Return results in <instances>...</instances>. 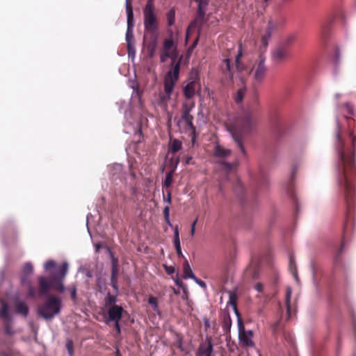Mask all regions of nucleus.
<instances>
[{"instance_id":"1","label":"nucleus","mask_w":356,"mask_h":356,"mask_svg":"<svg viewBox=\"0 0 356 356\" xmlns=\"http://www.w3.org/2000/svg\"><path fill=\"white\" fill-rule=\"evenodd\" d=\"M346 127L341 124L337 119L334 134V147L338 155L336 165L337 179L340 187L343 189L346 205V219L343 226V236L352 229L353 211L355 200L354 181L356 179V122L349 116H344Z\"/></svg>"},{"instance_id":"2","label":"nucleus","mask_w":356,"mask_h":356,"mask_svg":"<svg viewBox=\"0 0 356 356\" xmlns=\"http://www.w3.org/2000/svg\"><path fill=\"white\" fill-rule=\"evenodd\" d=\"M171 60L170 70L164 77L165 95H161V101L164 102L170 99L171 94L179 76L181 57L179 58L177 44L172 36L165 38L160 49V61L165 63Z\"/></svg>"},{"instance_id":"3","label":"nucleus","mask_w":356,"mask_h":356,"mask_svg":"<svg viewBox=\"0 0 356 356\" xmlns=\"http://www.w3.org/2000/svg\"><path fill=\"white\" fill-rule=\"evenodd\" d=\"M263 51H259L258 58L255 60L252 67L246 66L241 60L243 56L241 46L240 45L238 54L236 56L235 67L238 74V76H242L245 79V76L251 77L254 86L261 83L266 77L267 73V66L266 65V57Z\"/></svg>"},{"instance_id":"4","label":"nucleus","mask_w":356,"mask_h":356,"mask_svg":"<svg viewBox=\"0 0 356 356\" xmlns=\"http://www.w3.org/2000/svg\"><path fill=\"white\" fill-rule=\"evenodd\" d=\"M68 271L67 263H63L56 269V272L50 275L48 279L43 276L38 278L39 290L38 295L42 297L47 295L50 289H53L58 292H63L65 290L63 284Z\"/></svg>"},{"instance_id":"5","label":"nucleus","mask_w":356,"mask_h":356,"mask_svg":"<svg viewBox=\"0 0 356 356\" xmlns=\"http://www.w3.org/2000/svg\"><path fill=\"white\" fill-rule=\"evenodd\" d=\"M62 309L60 298L49 295L38 306V314L45 320H51L60 314Z\"/></svg>"},{"instance_id":"6","label":"nucleus","mask_w":356,"mask_h":356,"mask_svg":"<svg viewBox=\"0 0 356 356\" xmlns=\"http://www.w3.org/2000/svg\"><path fill=\"white\" fill-rule=\"evenodd\" d=\"M1 321L5 326V332L8 335L14 333L13 327V318L8 312L7 304L1 300Z\"/></svg>"},{"instance_id":"7","label":"nucleus","mask_w":356,"mask_h":356,"mask_svg":"<svg viewBox=\"0 0 356 356\" xmlns=\"http://www.w3.org/2000/svg\"><path fill=\"white\" fill-rule=\"evenodd\" d=\"M195 356H215L211 337H207L205 340L200 343Z\"/></svg>"},{"instance_id":"8","label":"nucleus","mask_w":356,"mask_h":356,"mask_svg":"<svg viewBox=\"0 0 356 356\" xmlns=\"http://www.w3.org/2000/svg\"><path fill=\"white\" fill-rule=\"evenodd\" d=\"M277 30V24H268L265 28L264 33L261 34V44L259 48V51H263L265 52L268 46V40L271 36L276 33Z\"/></svg>"},{"instance_id":"9","label":"nucleus","mask_w":356,"mask_h":356,"mask_svg":"<svg viewBox=\"0 0 356 356\" xmlns=\"http://www.w3.org/2000/svg\"><path fill=\"white\" fill-rule=\"evenodd\" d=\"M134 24H127L126 33V42L127 45V53L129 56H134L136 53L135 39L134 36Z\"/></svg>"},{"instance_id":"10","label":"nucleus","mask_w":356,"mask_h":356,"mask_svg":"<svg viewBox=\"0 0 356 356\" xmlns=\"http://www.w3.org/2000/svg\"><path fill=\"white\" fill-rule=\"evenodd\" d=\"M124 309L121 305H114L108 309L107 313L110 321H120L122 318Z\"/></svg>"},{"instance_id":"11","label":"nucleus","mask_w":356,"mask_h":356,"mask_svg":"<svg viewBox=\"0 0 356 356\" xmlns=\"http://www.w3.org/2000/svg\"><path fill=\"white\" fill-rule=\"evenodd\" d=\"M145 22H156L154 3L147 1L143 10Z\"/></svg>"},{"instance_id":"12","label":"nucleus","mask_w":356,"mask_h":356,"mask_svg":"<svg viewBox=\"0 0 356 356\" xmlns=\"http://www.w3.org/2000/svg\"><path fill=\"white\" fill-rule=\"evenodd\" d=\"M289 54L278 47H275L271 53L272 60L276 64H281L289 58Z\"/></svg>"},{"instance_id":"13","label":"nucleus","mask_w":356,"mask_h":356,"mask_svg":"<svg viewBox=\"0 0 356 356\" xmlns=\"http://www.w3.org/2000/svg\"><path fill=\"white\" fill-rule=\"evenodd\" d=\"M195 1L198 4V8L197 17L193 22H201L204 19L209 0H195Z\"/></svg>"},{"instance_id":"14","label":"nucleus","mask_w":356,"mask_h":356,"mask_svg":"<svg viewBox=\"0 0 356 356\" xmlns=\"http://www.w3.org/2000/svg\"><path fill=\"white\" fill-rule=\"evenodd\" d=\"M239 81L241 86L234 96V101L237 104L242 102L246 92L245 79L242 76H239Z\"/></svg>"},{"instance_id":"15","label":"nucleus","mask_w":356,"mask_h":356,"mask_svg":"<svg viewBox=\"0 0 356 356\" xmlns=\"http://www.w3.org/2000/svg\"><path fill=\"white\" fill-rule=\"evenodd\" d=\"M253 334L252 332L249 331H245L242 333H240L238 334V338L240 340V343L242 344V346L243 347H251L253 346L254 343L252 340Z\"/></svg>"},{"instance_id":"16","label":"nucleus","mask_w":356,"mask_h":356,"mask_svg":"<svg viewBox=\"0 0 356 356\" xmlns=\"http://www.w3.org/2000/svg\"><path fill=\"white\" fill-rule=\"evenodd\" d=\"M196 85L197 83L195 81H191L184 87L183 92L186 99H191L194 97L196 90Z\"/></svg>"},{"instance_id":"17","label":"nucleus","mask_w":356,"mask_h":356,"mask_svg":"<svg viewBox=\"0 0 356 356\" xmlns=\"http://www.w3.org/2000/svg\"><path fill=\"white\" fill-rule=\"evenodd\" d=\"M232 135L234 140L236 143L238 147L241 150L242 154L243 156H246V151L243 146V134L241 132H238L235 130L232 131Z\"/></svg>"},{"instance_id":"18","label":"nucleus","mask_w":356,"mask_h":356,"mask_svg":"<svg viewBox=\"0 0 356 356\" xmlns=\"http://www.w3.org/2000/svg\"><path fill=\"white\" fill-rule=\"evenodd\" d=\"M14 309L17 314L26 317L29 312V306L23 301L17 300L15 302Z\"/></svg>"},{"instance_id":"19","label":"nucleus","mask_w":356,"mask_h":356,"mask_svg":"<svg viewBox=\"0 0 356 356\" xmlns=\"http://www.w3.org/2000/svg\"><path fill=\"white\" fill-rule=\"evenodd\" d=\"M195 106V102L193 100L187 99L181 106V118L192 116L191 112Z\"/></svg>"},{"instance_id":"20","label":"nucleus","mask_w":356,"mask_h":356,"mask_svg":"<svg viewBox=\"0 0 356 356\" xmlns=\"http://www.w3.org/2000/svg\"><path fill=\"white\" fill-rule=\"evenodd\" d=\"M231 150L217 144L215 147L213 155L218 158H227L230 156Z\"/></svg>"},{"instance_id":"21","label":"nucleus","mask_w":356,"mask_h":356,"mask_svg":"<svg viewBox=\"0 0 356 356\" xmlns=\"http://www.w3.org/2000/svg\"><path fill=\"white\" fill-rule=\"evenodd\" d=\"M293 35H289L280 41L276 46L278 48L283 49L285 51L289 54V48L294 40Z\"/></svg>"},{"instance_id":"22","label":"nucleus","mask_w":356,"mask_h":356,"mask_svg":"<svg viewBox=\"0 0 356 356\" xmlns=\"http://www.w3.org/2000/svg\"><path fill=\"white\" fill-rule=\"evenodd\" d=\"M222 70L225 76H227L230 80L234 83L233 74L231 70V60L229 58H225L223 60L222 65Z\"/></svg>"},{"instance_id":"23","label":"nucleus","mask_w":356,"mask_h":356,"mask_svg":"<svg viewBox=\"0 0 356 356\" xmlns=\"http://www.w3.org/2000/svg\"><path fill=\"white\" fill-rule=\"evenodd\" d=\"M179 162V158H177L175 160V165L173 166V168L172 169V170L166 174L165 180L163 183V187L167 188L171 186V184L172 183L173 174H174V172H175Z\"/></svg>"},{"instance_id":"24","label":"nucleus","mask_w":356,"mask_h":356,"mask_svg":"<svg viewBox=\"0 0 356 356\" xmlns=\"http://www.w3.org/2000/svg\"><path fill=\"white\" fill-rule=\"evenodd\" d=\"M254 124V120L250 113L245 114L243 118L242 126H243V131L248 132L249 131Z\"/></svg>"},{"instance_id":"25","label":"nucleus","mask_w":356,"mask_h":356,"mask_svg":"<svg viewBox=\"0 0 356 356\" xmlns=\"http://www.w3.org/2000/svg\"><path fill=\"white\" fill-rule=\"evenodd\" d=\"M289 269L291 272V275L294 277L296 282L299 281V277L298 275L297 266L295 261V258L293 255L289 256Z\"/></svg>"},{"instance_id":"26","label":"nucleus","mask_w":356,"mask_h":356,"mask_svg":"<svg viewBox=\"0 0 356 356\" xmlns=\"http://www.w3.org/2000/svg\"><path fill=\"white\" fill-rule=\"evenodd\" d=\"M183 270H184V276L183 277L184 279L187 278H191L194 280H197V278L193 274L192 269L188 264V261L186 259L184 265H183Z\"/></svg>"},{"instance_id":"27","label":"nucleus","mask_w":356,"mask_h":356,"mask_svg":"<svg viewBox=\"0 0 356 356\" xmlns=\"http://www.w3.org/2000/svg\"><path fill=\"white\" fill-rule=\"evenodd\" d=\"M232 327V319L229 314H225L222 317V327L225 334L230 332Z\"/></svg>"},{"instance_id":"28","label":"nucleus","mask_w":356,"mask_h":356,"mask_svg":"<svg viewBox=\"0 0 356 356\" xmlns=\"http://www.w3.org/2000/svg\"><path fill=\"white\" fill-rule=\"evenodd\" d=\"M117 295L118 293L113 295L110 293H108L104 298V307L108 309L112 306L116 305L115 303L117 302Z\"/></svg>"},{"instance_id":"29","label":"nucleus","mask_w":356,"mask_h":356,"mask_svg":"<svg viewBox=\"0 0 356 356\" xmlns=\"http://www.w3.org/2000/svg\"><path fill=\"white\" fill-rule=\"evenodd\" d=\"M182 147V143L180 140L177 139L172 140L170 143V151L172 153H176L179 151Z\"/></svg>"},{"instance_id":"30","label":"nucleus","mask_w":356,"mask_h":356,"mask_svg":"<svg viewBox=\"0 0 356 356\" xmlns=\"http://www.w3.org/2000/svg\"><path fill=\"white\" fill-rule=\"evenodd\" d=\"M193 116H189L181 118V120L186 123V127H188V130L193 134H195V127L193 124Z\"/></svg>"},{"instance_id":"31","label":"nucleus","mask_w":356,"mask_h":356,"mask_svg":"<svg viewBox=\"0 0 356 356\" xmlns=\"http://www.w3.org/2000/svg\"><path fill=\"white\" fill-rule=\"evenodd\" d=\"M236 301H237L236 295L234 293L229 292V298L228 304L230 305L233 307L236 314L237 316H239V312L237 309Z\"/></svg>"},{"instance_id":"32","label":"nucleus","mask_w":356,"mask_h":356,"mask_svg":"<svg viewBox=\"0 0 356 356\" xmlns=\"http://www.w3.org/2000/svg\"><path fill=\"white\" fill-rule=\"evenodd\" d=\"M157 44L156 40H153L147 44V52L149 58H153L155 56L156 51Z\"/></svg>"},{"instance_id":"33","label":"nucleus","mask_w":356,"mask_h":356,"mask_svg":"<svg viewBox=\"0 0 356 356\" xmlns=\"http://www.w3.org/2000/svg\"><path fill=\"white\" fill-rule=\"evenodd\" d=\"M174 244L176 250L181 248L178 226L174 227Z\"/></svg>"},{"instance_id":"34","label":"nucleus","mask_w":356,"mask_h":356,"mask_svg":"<svg viewBox=\"0 0 356 356\" xmlns=\"http://www.w3.org/2000/svg\"><path fill=\"white\" fill-rule=\"evenodd\" d=\"M126 12L127 17V22H133L134 13L131 3H126Z\"/></svg>"},{"instance_id":"35","label":"nucleus","mask_w":356,"mask_h":356,"mask_svg":"<svg viewBox=\"0 0 356 356\" xmlns=\"http://www.w3.org/2000/svg\"><path fill=\"white\" fill-rule=\"evenodd\" d=\"M148 303L152 306L155 312L159 313L157 298L153 296H150L148 298Z\"/></svg>"},{"instance_id":"36","label":"nucleus","mask_w":356,"mask_h":356,"mask_svg":"<svg viewBox=\"0 0 356 356\" xmlns=\"http://www.w3.org/2000/svg\"><path fill=\"white\" fill-rule=\"evenodd\" d=\"M291 296V291L290 289H287L286 293V310H287V314L289 316V318L290 317V300Z\"/></svg>"},{"instance_id":"37","label":"nucleus","mask_w":356,"mask_h":356,"mask_svg":"<svg viewBox=\"0 0 356 356\" xmlns=\"http://www.w3.org/2000/svg\"><path fill=\"white\" fill-rule=\"evenodd\" d=\"M33 270V265L30 262H27L24 265L23 267V273L28 275L31 273H32Z\"/></svg>"},{"instance_id":"38","label":"nucleus","mask_w":356,"mask_h":356,"mask_svg":"<svg viewBox=\"0 0 356 356\" xmlns=\"http://www.w3.org/2000/svg\"><path fill=\"white\" fill-rule=\"evenodd\" d=\"M168 22H174L175 19V10L174 8H171L166 15Z\"/></svg>"},{"instance_id":"39","label":"nucleus","mask_w":356,"mask_h":356,"mask_svg":"<svg viewBox=\"0 0 356 356\" xmlns=\"http://www.w3.org/2000/svg\"><path fill=\"white\" fill-rule=\"evenodd\" d=\"M111 277H118V266L117 260L115 259H113Z\"/></svg>"},{"instance_id":"40","label":"nucleus","mask_w":356,"mask_h":356,"mask_svg":"<svg viewBox=\"0 0 356 356\" xmlns=\"http://www.w3.org/2000/svg\"><path fill=\"white\" fill-rule=\"evenodd\" d=\"M111 283L112 287L115 291V293H118V277H111Z\"/></svg>"},{"instance_id":"41","label":"nucleus","mask_w":356,"mask_h":356,"mask_svg":"<svg viewBox=\"0 0 356 356\" xmlns=\"http://www.w3.org/2000/svg\"><path fill=\"white\" fill-rule=\"evenodd\" d=\"M238 316V334L240 333H242L243 332H245V327H244V324L243 323V321L242 319L240 318V315L239 316Z\"/></svg>"},{"instance_id":"42","label":"nucleus","mask_w":356,"mask_h":356,"mask_svg":"<svg viewBox=\"0 0 356 356\" xmlns=\"http://www.w3.org/2000/svg\"><path fill=\"white\" fill-rule=\"evenodd\" d=\"M345 15L341 12H338L332 21H343L346 20Z\"/></svg>"},{"instance_id":"43","label":"nucleus","mask_w":356,"mask_h":356,"mask_svg":"<svg viewBox=\"0 0 356 356\" xmlns=\"http://www.w3.org/2000/svg\"><path fill=\"white\" fill-rule=\"evenodd\" d=\"M56 263L53 260H49L47 261L44 264V268L46 270H49L54 267H55Z\"/></svg>"},{"instance_id":"44","label":"nucleus","mask_w":356,"mask_h":356,"mask_svg":"<svg viewBox=\"0 0 356 356\" xmlns=\"http://www.w3.org/2000/svg\"><path fill=\"white\" fill-rule=\"evenodd\" d=\"M343 106L346 109L348 115H354L353 108L350 104L345 103L344 104H343Z\"/></svg>"},{"instance_id":"45","label":"nucleus","mask_w":356,"mask_h":356,"mask_svg":"<svg viewBox=\"0 0 356 356\" xmlns=\"http://www.w3.org/2000/svg\"><path fill=\"white\" fill-rule=\"evenodd\" d=\"M243 186H242L241 181L239 180H238L234 186L235 191L238 193H240L241 192L243 191Z\"/></svg>"},{"instance_id":"46","label":"nucleus","mask_w":356,"mask_h":356,"mask_svg":"<svg viewBox=\"0 0 356 356\" xmlns=\"http://www.w3.org/2000/svg\"><path fill=\"white\" fill-rule=\"evenodd\" d=\"M28 295L29 297L34 298L36 295V291L33 286L29 285Z\"/></svg>"},{"instance_id":"47","label":"nucleus","mask_w":356,"mask_h":356,"mask_svg":"<svg viewBox=\"0 0 356 356\" xmlns=\"http://www.w3.org/2000/svg\"><path fill=\"white\" fill-rule=\"evenodd\" d=\"M232 164L229 163H222V168L227 172H229L232 170Z\"/></svg>"},{"instance_id":"48","label":"nucleus","mask_w":356,"mask_h":356,"mask_svg":"<svg viewBox=\"0 0 356 356\" xmlns=\"http://www.w3.org/2000/svg\"><path fill=\"white\" fill-rule=\"evenodd\" d=\"M163 200L168 203V206L171 204L172 198H171V193L170 191L168 192L166 196L163 195Z\"/></svg>"},{"instance_id":"49","label":"nucleus","mask_w":356,"mask_h":356,"mask_svg":"<svg viewBox=\"0 0 356 356\" xmlns=\"http://www.w3.org/2000/svg\"><path fill=\"white\" fill-rule=\"evenodd\" d=\"M343 247H344V241H342L341 247L339 248V249L337 252L336 257H337V259L339 258V257L342 254V252L343 251Z\"/></svg>"},{"instance_id":"50","label":"nucleus","mask_w":356,"mask_h":356,"mask_svg":"<svg viewBox=\"0 0 356 356\" xmlns=\"http://www.w3.org/2000/svg\"><path fill=\"white\" fill-rule=\"evenodd\" d=\"M163 213L164 218H168L170 217V207L168 205L164 208Z\"/></svg>"},{"instance_id":"51","label":"nucleus","mask_w":356,"mask_h":356,"mask_svg":"<svg viewBox=\"0 0 356 356\" xmlns=\"http://www.w3.org/2000/svg\"><path fill=\"white\" fill-rule=\"evenodd\" d=\"M296 171H297V167L296 166L293 167L291 175V178H290V184H292L293 182L295 174H296Z\"/></svg>"},{"instance_id":"52","label":"nucleus","mask_w":356,"mask_h":356,"mask_svg":"<svg viewBox=\"0 0 356 356\" xmlns=\"http://www.w3.org/2000/svg\"><path fill=\"white\" fill-rule=\"evenodd\" d=\"M197 222V218H196V219L193 222V223L191 224V236H193V235H194V234H195V225H196Z\"/></svg>"},{"instance_id":"53","label":"nucleus","mask_w":356,"mask_h":356,"mask_svg":"<svg viewBox=\"0 0 356 356\" xmlns=\"http://www.w3.org/2000/svg\"><path fill=\"white\" fill-rule=\"evenodd\" d=\"M165 270L168 274L171 275L175 272V268L173 266H165Z\"/></svg>"},{"instance_id":"54","label":"nucleus","mask_w":356,"mask_h":356,"mask_svg":"<svg viewBox=\"0 0 356 356\" xmlns=\"http://www.w3.org/2000/svg\"><path fill=\"white\" fill-rule=\"evenodd\" d=\"M263 289H264V286L261 283H257L255 285V289L258 291V292H262L263 291Z\"/></svg>"},{"instance_id":"55","label":"nucleus","mask_w":356,"mask_h":356,"mask_svg":"<svg viewBox=\"0 0 356 356\" xmlns=\"http://www.w3.org/2000/svg\"><path fill=\"white\" fill-rule=\"evenodd\" d=\"M114 322H115V325H114L115 329L116 330V331L118 334H120L121 330H120V326L119 324L120 321H114Z\"/></svg>"},{"instance_id":"56","label":"nucleus","mask_w":356,"mask_h":356,"mask_svg":"<svg viewBox=\"0 0 356 356\" xmlns=\"http://www.w3.org/2000/svg\"><path fill=\"white\" fill-rule=\"evenodd\" d=\"M72 299L75 300L76 298V290L75 288H73L71 291Z\"/></svg>"},{"instance_id":"57","label":"nucleus","mask_w":356,"mask_h":356,"mask_svg":"<svg viewBox=\"0 0 356 356\" xmlns=\"http://www.w3.org/2000/svg\"><path fill=\"white\" fill-rule=\"evenodd\" d=\"M198 42V37L196 38L193 43L191 44V46L189 47L188 51H192L197 45Z\"/></svg>"},{"instance_id":"58","label":"nucleus","mask_w":356,"mask_h":356,"mask_svg":"<svg viewBox=\"0 0 356 356\" xmlns=\"http://www.w3.org/2000/svg\"><path fill=\"white\" fill-rule=\"evenodd\" d=\"M177 346L178 348H179L180 350H183V346H182V339H179L178 340V341L177 342Z\"/></svg>"},{"instance_id":"59","label":"nucleus","mask_w":356,"mask_h":356,"mask_svg":"<svg viewBox=\"0 0 356 356\" xmlns=\"http://www.w3.org/2000/svg\"><path fill=\"white\" fill-rule=\"evenodd\" d=\"M67 349L70 352V354L72 355V342H68L67 343Z\"/></svg>"},{"instance_id":"60","label":"nucleus","mask_w":356,"mask_h":356,"mask_svg":"<svg viewBox=\"0 0 356 356\" xmlns=\"http://www.w3.org/2000/svg\"><path fill=\"white\" fill-rule=\"evenodd\" d=\"M192 159H193V157H192V156H186V162H185V163H186V165L191 164V163H192V162H191V161H192Z\"/></svg>"},{"instance_id":"61","label":"nucleus","mask_w":356,"mask_h":356,"mask_svg":"<svg viewBox=\"0 0 356 356\" xmlns=\"http://www.w3.org/2000/svg\"><path fill=\"white\" fill-rule=\"evenodd\" d=\"M200 286H201L202 287H206V284L204 283V282H203L202 280H195Z\"/></svg>"},{"instance_id":"62","label":"nucleus","mask_w":356,"mask_h":356,"mask_svg":"<svg viewBox=\"0 0 356 356\" xmlns=\"http://www.w3.org/2000/svg\"><path fill=\"white\" fill-rule=\"evenodd\" d=\"M176 251H177V255H178L179 257H184V255L182 254L181 248L180 249H177Z\"/></svg>"},{"instance_id":"63","label":"nucleus","mask_w":356,"mask_h":356,"mask_svg":"<svg viewBox=\"0 0 356 356\" xmlns=\"http://www.w3.org/2000/svg\"><path fill=\"white\" fill-rule=\"evenodd\" d=\"M204 327L206 329H208L210 327V323L208 319L204 320Z\"/></svg>"},{"instance_id":"64","label":"nucleus","mask_w":356,"mask_h":356,"mask_svg":"<svg viewBox=\"0 0 356 356\" xmlns=\"http://www.w3.org/2000/svg\"><path fill=\"white\" fill-rule=\"evenodd\" d=\"M165 219V221L166 222V223L171 227H172V225L170 222V217L168 218H164Z\"/></svg>"}]
</instances>
